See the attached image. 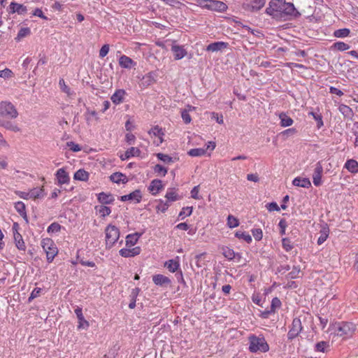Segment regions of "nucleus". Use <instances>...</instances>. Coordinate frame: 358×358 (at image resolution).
I'll use <instances>...</instances> for the list:
<instances>
[{"mask_svg":"<svg viewBox=\"0 0 358 358\" xmlns=\"http://www.w3.org/2000/svg\"><path fill=\"white\" fill-rule=\"evenodd\" d=\"M265 13L278 20H287L301 15L292 3H287L285 0H271Z\"/></svg>","mask_w":358,"mask_h":358,"instance_id":"f257e3e1","label":"nucleus"},{"mask_svg":"<svg viewBox=\"0 0 358 358\" xmlns=\"http://www.w3.org/2000/svg\"><path fill=\"white\" fill-rule=\"evenodd\" d=\"M356 329V326L347 322H335L331 324L329 327L331 334L340 337H349L351 336Z\"/></svg>","mask_w":358,"mask_h":358,"instance_id":"f03ea898","label":"nucleus"},{"mask_svg":"<svg viewBox=\"0 0 358 358\" xmlns=\"http://www.w3.org/2000/svg\"><path fill=\"white\" fill-rule=\"evenodd\" d=\"M249 350L251 352H266L269 350L268 345L264 337L252 335L249 337Z\"/></svg>","mask_w":358,"mask_h":358,"instance_id":"7ed1b4c3","label":"nucleus"},{"mask_svg":"<svg viewBox=\"0 0 358 358\" xmlns=\"http://www.w3.org/2000/svg\"><path fill=\"white\" fill-rule=\"evenodd\" d=\"M41 246L46 253L48 262H51L58 252L55 244L50 238H43L41 241Z\"/></svg>","mask_w":358,"mask_h":358,"instance_id":"20e7f679","label":"nucleus"},{"mask_svg":"<svg viewBox=\"0 0 358 358\" xmlns=\"http://www.w3.org/2000/svg\"><path fill=\"white\" fill-rule=\"evenodd\" d=\"M106 232V244L108 248L112 247L119 239L120 231L114 225L109 224L105 230Z\"/></svg>","mask_w":358,"mask_h":358,"instance_id":"39448f33","label":"nucleus"},{"mask_svg":"<svg viewBox=\"0 0 358 358\" xmlns=\"http://www.w3.org/2000/svg\"><path fill=\"white\" fill-rule=\"evenodd\" d=\"M18 113L15 107L10 102L1 101L0 103V117H9L16 118Z\"/></svg>","mask_w":358,"mask_h":358,"instance_id":"423d86ee","label":"nucleus"},{"mask_svg":"<svg viewBox=\"0 0 358 358\" xmlns=\"http://www.w3.org/2000/svg\"><path fill=\"white\" fill-rule=\"evenodd\" d=\"M266 1V0H245L242 8L246 11L256 13L265 6Z\"/></svg>","mask_w":358,"mask_h":358,"instance_id":"0eeeda50","label":"nucleus"},{"mask_svg":"<svg viewBox=\"0 0 358 358\" xmlns=\"http://www.w3.org/2000/svg\"><path fill=\"white\" fill-rule=\"evenodd\" d=\"M302 324L300 319L294 318L292 323L291 329L287 334V338L289 340H293L295 338L301 331Z\"/></svg>","mask_w":358,"mask_h":358,"instance_id":"6e6552de","label":"nucleus"},{"mask_svg":"<svg viewBox=\"0 0 358 358\" xmlns=\"http://www.w3.org/2000/svg\"><path fill=\"white\" fill-rule=\"evenodd\" d=\"M207 1L208 3L206 6L212 10L222 12L227 8V6L222 1L216 0H208Z\"/></svg>","mask_w":358,"mask_h":358,"instance_id":"1a4fd4ad","label":"nucleus"},{"mask_svg":"<svg viewBox=\"0 0 358 358\" xmlns=\"http://www.w3.org/2000/svg\"><path fill=\"white\" fill-rule=\"evenodd\" d=\"M57 182L62 185L64 184H68L70 181L69 173L66 171L64 168L59 169L55 174Z\"/></svg>","mask_w":358,"mask_h":358,"instance_id":"9d476101","label":"nucleus"},{"mask_svg":"<svg viewBox=\"0 0 358 358\" xmlns=\"http://www.w3.org/2000/svg\"><path fill=\"white\" fill-rule=\"evenodd\" d=\"M323 172V168L320 162L316 164L314 173L313 174V182L315 186H319L322 183V174Z\"/></svg>","mask_w":358,"mask_h":358,"instance_id":"9b49d317","label":"nucleus"},{"mask_svg":"<svg viewBox=\"0 0 358 358\" xmlns=\"http://www.w3.org/2000/svg\"><path fill=\"white\" fill-rule=\"evenodd\" d=\"M141 198L142 196L141 191L136 189L129 194L122 196L120 200L122 201H134L136 203H139L141 200Z\"/></svg>","mask_w":358,"mask_h":358,"instance_id":"f8f14e48","label":"nucleus"},{"mask_svg":"<svg viewBox=\"0 0 358 358\" xmlns=\"http://www.w3.org/2000/svg\"><path fill=\"white\" fill-rule=\"evenodd\" d=\"M75 313L76 314L78 320V329H87L89 327V322L85 319L83 315L82 308L77 307L75 310Z\"/></svg>","mask_w":358,"mask_h":358,"instance_id":"ddd939ff","label":"nucleus"},{"mask_svg":"<svg viewBox=\"0 0 358 358\" xmlns=\"http://www.w3.org/2000/svg\"><path fill=\"white\" fill-rule=\"evenodd\" d=\"M141 248L136 247L131 249L123 248L120 250V255L124 257H131L140 254Z\"/></svg>","mask_w":358,"mask_h":358,"instance_id":"4468645a","label":"nucleus"},{"mask_svg":"<svg viewBox=\"0 0 358 358\" xmlns=\"http://www.w3.org/2000/svg\"><path fill=\"white\" fill-rule=\"evenodd\" d=\"M171 51L173 52L174 58L176 60L183 58L187 54L185 50L182 46L178 45H172Z\"/></svg>","mask_w":358,"mask_h":358,"instance_id":"2eb2a0df","label":"nucleus"},{"mask_svg":"<svg viewBox=\"0 0 358 358\" xmlns=\"http://www.w3.org/2000/svg\"><path fill=\"white\" fill-rule=\"evenodd\" d=\"M163 189L162 182L160 180H153L149 186V190L153 195H156Z\"/></svg>","mask_w":358,"mask_h":358,"instance_id":"dca6fc26","label":"nucleus"},{"mask_svg":"<svg viewBox=\"0 0 358 358\" xmlns=\"http://www.w3.org/2000/svg\"><path fill=\"white\" fill-rule=\"evenodd\" d=\"M110 179L113 182L117 184H120V182L125 184L128 182L127 177L124 174L120 172H116L110 175Z\"/></svg>","mask_w":358,"mask_h":358,"instance_id":"f3484780","label":"nucleus"},{"mask_svg":"<svg viewBox=\"0 0 358 358\" xmlns=\"http://www.w3.org/2000/svg\"><path fill=\"white\" fill-rule=\"evenodd\" d=\"M152 280L155 285L160 286L169 285L171 283V280L168 277L161 274L153 275Z\"/></svg>","mask_w":358,"mask_h":358,"instance_id":"a211bd4d","label":"nucleus"},{"mask_svg":"<svg viewBox=\"0 0 358 358\" xmlns=\"http://www.w3.org/2000/svg\"><path fill=\"white\" fill-rule=\"evenodd\" d=\"M141 150L138 148L131 147L129 148L124 155L120 156L122 160H126L131 157L139 156Z\"/></svg>","mask_w":358,"mask_h":358,"instance_id":"6ab92c4d","label":"nucleus"},{"mask_svg":"<svg viewBox=\"0 0 358 358\" xmlns=\"http://www.w3.org/2000/svg\"><path fill=\"white\" fill-rule=\"evenodd\" d=\"M227 45L228 43L224 42H215L209 44L206 48V50L211 52H217L226 48Z\"/></svg>","mask_w":358,"mask_h":358,"instance_id":"aec40b11","label":"nucleus"},{"mask_svg":"<svg viewBox=\"0 0 358 358\" xmlns=\"http://www.w3.org/2000/svg\"><path fill=\"white\" fill-rule=\"evenodd\" d=\"M222 255L229 260L236 258L240 259L241 258V255L239 253L236 254L232 249L227 247L222 248Z\"/></svg>","mask_w":358,"mask_h":358,"instance_id":"412c9836","label":"nucleus"},{"mask_svg":"<svg viewBox=\"0 0 358 358\" xmlns=\"http://www.w3.org/2000/svg\"><path fill=\"white\" fill-rule=\"evenodd\" d=\"M10 9L12 13H17L20 15H24L27 13V8L22 4L12 2L10 4Z\"/></svg>","mask_w":358,"mask_h":358,"instance_id":"4be33fe9","label":"nucleus"},{"mask_svg":"<svg viewBox=\"0 0 358 358\" xmlns=\"http://www.w3.org/2000/svg\"><path fill=\"white\" fill-rule=\"evenodd\" d=\"M124 95L125 91L124 90H117L111 96L110 99L115 104H120L123 101Z\"/></svg>","mask_w":358,"mask_h":358,"instance_id":"5701e85b","label":"nucleus"},{"mask_svg":"<svg viewBox=\"0 0 358 358\" xmlns=\"http://www.w3.org/2000/svg\"><path fill=\"white\" fill-rule=\"evenodd\" d=\"M292 184L294 185V186H297V187H305V188H308L311 186V183H310V181L309 180L308 178H296L294 179V180L292 181Z\"/></svg>","mask_w":358,"mask_h":358,"instance_id":"b1692460","label":"nucleus"},{"mask_svg":"<svg viewBox=\"0 0 358 358\" xmlns=\"http://www.w3.org/2000/svg\"><path fill=\"white\" fill-rule=\"evenodd\" d=\"M119 64L120 66L127 69H131L134 64V61L126 55H122L119 59Z\"/></svg>","mask_w":358,"mask_h":358,"instance_id":"393cba45","label":"nucleus"},{"mask_svg":"<svg viewBox=\"0 0 358 358\" xmlns=\"http://www.w3.org/2000/svg\"><path fill=\"white\" fill-rule=\"evenodd\" d=\"M338 110L345 117L352 119L354 115L352 109L347 105L341 104L338 107Z\"/></svg>","mask_w":358,"mask_h":358,"instance_id":"a878e982","label":"nucleus"},{"mask_svg":"<svg viewBox=\"0 0 358 358\" xmlns=\"http://www.w3.org/2000/svg\"><path fill=\"white\" fill-rule=\"evenodd\" d=\"M141 236V234L140 233H134L127 235L126 237V245L129 247L134 245Z\"/></svg>","mask_w":358,"mask_h":358,"instance_id":"bb28decb","label":"nucleus"},{"mask_svg":"<svg viewBox=\"0 0 358 358\" xmlns=\"http://www.w3.org/2000/svg\"><path fill=\"white\" fill-rule=\"evenodd\" d=\"M166 201L169 203L176 201L180 199V196L176 192V189L175 188L169 189L166 195Z\"/></svg>","mask_w":358,"mask_h":358,"instance_id":"cd10ccee","label":"nucleus"},{"mask_svg":"<svg viewBox=\"0 0 358 358\" xmlns=\"http://www.w3.org/2000/svg\"><path fill=\"white\" fill-rule=\"evenodd\" d=\"M98 200L103 204H109L113 202L114 198L112 194L101 192L98 195Z\"/></svg>","mask_w":358,"mask_h":358,"instance_id":"c85d7f7f","label":"nucleus"},{"mask_svg":"<svg viewBox=\"0 0 358 358\" xmlns=\"http://www.w3.org/2000/svg\"><path fill=\"white\" fill-rule=\"evenodd\" d=\"M345 168L352 173H358V162L355 159H349L345 162Z\"/></svg>","mask_w":358,"mask_h":358,"instance_id":"c756f323","label":"nucleus"},{"mask_svg":"<svg viewBox=\"0 0 358 358\" xmlns=\"http://www.w3.org/2000/svg\"><path fill=\"white\" fill-rule=\"evenodd\" d=\"M179 262L176 259H170L165 262L164 266L166 267L169 271L173 273L179 268Z\"/></svg>","mask_w":358,"mask_h":358,"instance_id":"7c9ffc66","label":"nucleus"},{"mask_svg":"<svg viewBox=\"0 0 358 358\" xmlns=\"http://www.w3.org/2000/svg\"><path fill=\"white\" fill-rule=\"evenodd\" d=\"M89 178V173L83 169H79L74 174V179L80 181H87Z\"/></svg>","mask_w":358,"mask_h":358,"instance_id":"2f4dec72","label":"nucleus"},{"mask_svg":"<svg viewBox=\"0 0 358 358\" xmlns=\"http://www.w3.org/2000/svg\"><path fill=\"white\" fill-rule=\"evenodd\" d=\"M14 239H15V241L16 247L19 250H25L24 242V241L22 239V236L17 231L14 233Z\"/></svg>","mask_w":358,"mask_h":358,"instance_id":"473e14b6","label":"nucleus"},{"mask_svg":"<svg viewBox=\"0 0 358 358\" xmlns=\"http://www.w3.org/2000/svg\"><path fill=\"white\" fill-rule=\"evenodd\" d=\"M280 120V125L282 127H289L293 124V120L285 113H281L279 115Z\"/></svg>","mask_w":358,"mask_h":358,"instance_id":"72a5a7b5","label":"nucleus"},{"mask_svg":"<svg viewBox=\"0 0 358 358\" xmlns=\"http://www.w3.org/2000/svg\"><path fill=\"white\" fill-rule=\"evenodd\" d=\"M29 196L31 199H38L43 197V187L33 188L29 191Z\"/></svg>","mask_w":358,"mask_h":358,"instance_id":"f704fd0d","label":"nucleus"},{"mask_svg":"<svg viewBox=\"0 0 358 358\" xmlns=\"http://www.w3.org/2000/svg\"><path fill=\"white\" fill-rule=\"evenodd\" d=\"M59 85L61 90L64 93L66 94L69 96H71L75 94V93L71 90V88L66 85L64 79L62 78L59 80Z\"/></svg>","mask_w":358,"mask_h":358,"instance_id":"c9c22d12","label":"nucleus"},{"mask_svg":"<svg viewBox=\"0 0 358 358\" xmlns=\"http://www.w3.org/2000/svg\"><path fill=\"white\" fill-rule=\"evenodd\" d=\"M15 210L20 213L21 216H22L25 220L27 219V214L25 210V205L22 201H17L15 204Z\"/></svg>","mask_w":358,"mask_h":358,"instance_id":"e433bc0d","label":"nucleus"},{"mask_svg":"<svg viewBox=\"0 0 358 358\" xmlns=\"http://www.w3.org/2000/svg\"><path fill=\"white\" fill-rule=\"evenodd\" d=\"M150 134H153L155 136H157L159 139V143H162L163 141L162 136H164V132L162 131V129L158 127L155 126L153 128L151 129V130L149 131Z\"/></svg>","mask_w":358,"mask_h":358,"instance_id":"4c0bfd02","label":"nucleus"},{"mask_svg":"<svg viewBox=\"0 0 358 358\" xmlns=\"http://www.w3.org/2000/svg\"><path fill=\"white\" fill-rule=\"evenodd\" d=\"M187 154L192 157H200L206 154L204 148H193L188 151Z\"/></svg>","mask_w":358,"mask_h":358,"instance_id":"58836bf2","label":"nucleus"},{"mask_svg":"<svg viewBox=\"0 0 358 358\" xmlns=\"http://www.w3.org/2000/svg\"><path fill=\"white\" fill-rule=\"evenodd\" d=\"M155 81L154 76L152 73H149L143 77L142 85L143 86H148L153 83Z\"/></svg>","mask_w":358,"mask_h":358,"instance_id":"ea45409f","label":"nucleus"},{"mask_svg":"<svg viewBox=\"0 0 358 358\" xmlns=\"http://www.w3.org/2000/svg\"><path fill=\"white\" fill-rule=\"evenodd\" d=\"M159 204L156 206V210L157 211H161L162 213H164L168 208L169 207L170 204L168 201H164L162 199H159L158 201Z\"/></svg>","mask_w":358,"mask_h":358,"instance_id":"a19ab883","label":"nucleus"},{"mask_svg":"<svg viewBox=\"0 0 358 358\" xmlns=\"http://www.w3.org/2000/svg\"><path fill=\"white\" fill-rule=\"evenodd\" d=\"M329 347V345L327 342L320 341L315 345V350L317 352H324Z\"/></svg>","mask_w":358,"mask_h":358,"instance_id":"79ce46f5","label":"nucleus"},{"mask_svg":"<svg viewBox=\"0 0 358 358\" xmlns=\"http://www.w3.org/2000/svg\"><path fill=\"white\" fill-rule=\"evenodd\" d=\"M227 225L229 228H234L239 225V221L233 215H229L227 217Z\"/></svg>","mask_w":358,"mask_h":358,"instance_id":"37998d69","label":"nucleus"},{"mask_svg":"<svg viewBox=\"0 0 358 358\" xmlns=\"http://www.w3.org/2000/svg\"><path fill=\"white\" fill-rule=\"evenodd\" d=\"M350 33V29L344 28L336 30L334 31V36L338 38H344L348 36Z\"/></svg>","mask_w":358,"mask_h":358,"instance_id":"c03bdc74","label":"nucleus"},{"mask_svg":"<svg viewBox=\"0 0 358 358\" xmlns=\"http://www.w3.org/2000/svg\"><path fill=\"white\" fill-rule=\"evenodd\" d=\"M333 47L339 51L347 50L350 48V45L344 42H336L334 43Z\"/></svg>","mask_w":358,"mask_h":358,"instance_id":"a18cd8bd","label":"nucleus"},{"mask_svg":"<svg viewBox=\"0 0 358 358\" xmlns=\"http://www.w3.org/2000/svg\"><path fill=\"white\" fill-rule=\"evenodd\" d=\"M236 237L238 238H243L247 243H250L252 241V237L250 234H246L242 231H237L235 234Z\"/></svg>","mask_w":358,"mask_h":358,"instance_id":"49530a36","label":"nucleus"},{"mask_svg":"<svg viewBox=\"0 0 358 358\" xmlns=\"http://www.w3.org/2000/svg\"><path fill=\"white\" fill-rule=\"evenodd\" d=\"M157 157L159 160H161L164 162H166V163L173 162V158L168 155L163 154V153H157Z\"/></svg>","mask_w":358,"mask_h":358,"instance_id":"de8ad7c7","label":"nucleus"},{"mask_svg":"<svg viewBox=\"0 0 358 358\" xmlns=\"http://www.w3.org/2000/svg\"><path fill=\"white\" fill-rule=\"evenodd\" d=\"M30 33H31V31H30L29 28H28V27L21 28L20 30L19 31L18 34H17V36L16 38L17 40H20L22 38L25 37V36L29 35Z\"/></svg>","mask_w":358,"mask_h":358,"instance_id":"09e8293b","label":"nucleus"},{"mask_svg":"<svg viewBox=\"0 0 358 358\" xmlns=\"http://www.w3.org/2000/svg\"><path fill=\"white\" fill-rule=\"evenodd\" d=\"M13 76V73L9 69H5L0 71V78L3 79L10 78Z\"/></svg>","mask_w":358,"mask_h":358,"instance_id":"8fccbe9b","label":"nucleus"},{"mask_svg":"<svg viewBox=\"0 0 358 358\" xmlns=\"http://www.w3.org/2000/svg\"><path fill=\"white\" fill-rule=\"evenodd\" d=\"M6 129L10 130L14 132H18L20 131V129L15 124H13L10 122H6L3 124H2Z\"/></svg>","mask_w":358,"mask_h":358,"instance_id":"3c124183","label":"nucleus"},{"mask_svg":"<svg viewBox=\"0 0 358 358\" xmlns=\"http://www.w3.org/2000/svg\"><path fill=\"white\" fill-rule=\"evenodd\" d=\"M61 229V226L57 222L52 223L48 227V233H56L59 231Z\"/></svg>","mask_w":358,"mask_h":358,"instance_id":"603ef678","label":"nucleus"},{"mask_svg":"<svg viewBox=\"0 0 358 358\" xmlns=\"http://www.w3.org/2000/svg\"><path fill=\"white\" fill-rule=\"evenodd\" d=\"M328 229H324L322 231H321V234L320 236V237L318 238L317 239V243L318 245H321L322 244L327 238L328 237Z\"/></svg>","mask_w":358,"mask_h":358,"instance_id":"864d4df0","label":"nucleus"},{"mask_svg":"<svg viewBox=\"0 0 358 358\" xmlns=\"http://www.w3.org/2000/svg\"><path fill=\"white\" fill-rule=\"evenodd\" d=\"M301 270L298 267L294 266L292 271L288 273V277L294 279L300 277Z\"/></svg>","mask_w":358,"mask_h":358,"instance_id":"5fc2aeb1","label":"nucleus"},{"mask_svg":"<svg viewBox=\"0 0 358 358\" xmlns=\"http://www.w3.org/2000/svg\"><path fill=\"white\" fill-rule=\"evenodd\" d=\"M192 207L183 208L179 213V217L184 219L185 216H189L192 213Z\"/></svg>","mask_w":358,"mask_h":358,"instance_id":"6e6d98bb","label":"nucleus"},{"mask_svg":"<svg viewBox=\"0 0 358 358\" xmlns=\"http://www.w3.org/2000/svg\"><path fill=\"white\" fill-rule=\"evenodd\" d=\"M280 306H281L280 300L277 297L273 298L272 299L271 305V311L275 313L276 308H279L280 307Z\"/></svg>","mask_w":358,"mask_h":358,"instance_id":"4d7b16f0","label":"nucleus"},{"mask_svg":"<svg viewBox=\"0 0 358 358\" xmlns=\"http://www.w3.org/2000/svg\"><path fill=\"white\" fill-rule=\"evenodd\" d=\"M98 211L99 214L103 217L109 215L111 213L110 208L105 206H101Z\"/></svg>","mask_w":358,"mask_h":358,"instance_id":"13d9d810","label":"nucleus"},{"mask_svg":"<svg viewBox=\"0 0 358 358\" xmlns=\"http://www.w3.org/2000/svg\"><path fill=\"white\" fill-rule=\"evenodd\" d=\"M252 234L256 241H260L263 237L262 230L261 229H252Z\"/></svg>","mask_w":358,"mask_h":358,"instance_id":"bf43d9fd","label":"nucleus"},{"mask_svg":"<svg viewBox=\"0 0 358 358\" xmlns=\"http://www.w3.org/2000/svg\"><path fill=\"white\" fill-rule=\"evenodd\" d=\"M154 171L155 173L158 174H162V176H164L167 173V169L160 164L155 165L154 167Z\"/></svg>","mask_w":358,"mask_h":358,"instance_id":"052dcab7","label":"nucleus"},{"mask_svg":"<svg viewBox=\"0 0 358 358\" xmlns=\"http://www.w3.org/2000/svg\"><path fill=\"white\" fill-rule=\"evenodd\" d=\"M282 244L283 248L287 252L290 251L293 248V247L291 244V241L288 238H283L282 241Z\"/></svg>","mask_w":358,"mask_h":358,"instance_id":"680f3d73","label":"nucleus"},{"mask_svg":"<svg viewBox=\"0 0 358 358\" xmlns=\"http://www.w3.org/2000/svg\"><path fill=\"white\" fill-rule=\"evenodd\" d=\"M181 116L185 124H189L192 120L189 111L187 110L182 111Z\"/></svg>","mask_w":358,"mask_h":358,"instance_id":"e2e57ef3","label":"nucleus"},{"mask_svg":"<svg viewBox=\"0 0 358 358\" xmlns=\"http://www.w3.org/2000/svg\"><path fill=\"white\" fill-rule=\"evenodd\" d=\"M109 51V45L108 44L103 45L99 50V57L103 58L107 55Z\"/></svg>","mask_w":358,"mask_h":358,"instance_id":"0e129e2a","label":"nucleus"},{"mask_svg":"<svg viewBox=\"0 0 358 358\" xmlns=\"http://www.w3.org/2000/svg\"><path fill=\"white\" fill-rule=\"evenodd\" d=\"M267 210L271 211H278L280 208L275 202H271L266 205Z\"/></svg>","mask_w":358,"mask_h":358,"instance_id":"69168bd1","label":"nucleus"},{"mask_svg":"<svg viewBox=\"0 0 358 358\" xmlns=\"http://www.w3.org/2000/svg\"><path fill=\"white\" fill-rule=\"evenodd\" d=\"M67 146L70 148L71 150L73 152H78L80 150V147L78 144H76L73 141L67 142Z\"/></svg>","mask_w":358,"mask_h":358,"instance_id":"338daca9","label":"nucleus"},{"mask_svg":"<svg viewBox=\"0 0 358 358\" xmlns=\"http://www.w3.org/2000/svg\"><path fill=\"white\" fill-rule=\"evenodd\" d=\"M199 185L195 186L191 190V196L194 199H199Z\"/></svg>","mask_w":358,"mask_h":358,"instance_id":"774afa93","label":"nucleus"}]
</instances>
